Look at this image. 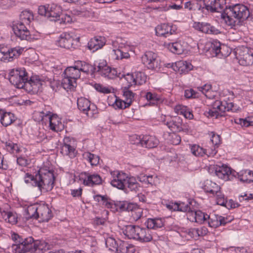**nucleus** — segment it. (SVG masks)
Masks as SVG:
<instances>
[{"instance_id": "12", "label": "nucleus", "mask_w": 253, "mask_h": 253, "mask_svg": "<svg viewBox=\"0 0 253 253\" xmlns=\"http://www.w3.org/2000/svg\"><path fill=\"white\" fill-rule=\"evenodd\" d=\"M23 51V48L20 47L7 48L5 47L0 48V52L3 54L2 59L4 61H12L13 59L18 58Z\"/></svg>"}, {"instance_id": "62", "label": "nucleus", "mask_w": 253, "mask_h": 253, "mask_svg": "<svg viewBox=\"0 0 253 253\" xmlns=\"http://www.w3.org/2000/svg\"><path fill=\"white\" fill-rule=\"evenodd\" d=\"M71 194L74 197H81L82 194V189L80 188L78 189L71 190Z\"/></svg>"}, {"instance_id": "40", "label": "nucleus", "mask_w": 253, "mask_h": 253, "mask_svg": "<svg viewBox=\"0 0 253 253\" xmlns=\"http://www.w3.org/2000/svg\"><path fill=\"white\" fill-rule=\"evenodd\" d=\"M168 136L166 139L168 142L173 145H178L181 142V137L176 133H168L165 134V136Z\"/></svg>"}, {"instance_id": "63", "label": "nucleus", "mask_w": 253, "mask_h": 253, "mask_svg": "<svg viewBox=\"0 0 253 253\" xmlns=\"http://www.w3.org/2000/svg\"><path fill=\"white\" fill-rule=\"evenodd\" d=\"M154 222V219L153 218H148L147 221L145 222V224L146 225L147 228L146 229H153L154 227V225L153 223Z\"/></svg>"}, {"instance_id": "6", "label": "nucleus", "mask_w": 253, "mask_h": 253, "mask_svg": "<svg viewBox=\"0 0 253 253\" xmlns=\"http://www.w3.org/2000/svg\"><path fill=\"white\" fill-rule=\"evenodd\" d=\"M62 85L65 89H73L77 86L76 81L80 78L81 73L74 66L67 67L63 73Z\"/></svg>"}, {"instance_id": "2", "label": "nucleus", "mask_w": 253, "mask_h": 253, "mask_svg": "<svg viewBox=\"0 0 253 253\" xmlns=\"http://www.w3.org/2000/svg\"><path fill=\"white\" fill-rule=\"evenodd\" d=\"M11 238L16 243L12 246L16 253H34L38 250H42L46 245L43 241H35L32 237L23 238L15 233L12 234Z\"/></svg>"}, {"instance_id": "11", "label": "nucleus", "mask_w": 253, "mask_h": 253, "mask_svg": "<svg viewBox=\"0 0 253 253\" xmlns=\"http://www.w3.org/2000/svg\"><path fill=\"white\" fill-rule=\"evenodd\" d=\"M142 63L149 69L155 70L160 68L159 60L157 54L152 51H147L142 57Z\"/></svg>"}, {"instance_id": "4", "label": "nucleus", "mask_w": 253, "mask_h": 253, "mask_svg": "<svg viewBox=\"0 0 253 253\" xmlns=\"http://www.w3.org/2000/svg\"><path fill=\"white\" fill-rule=\"evenodd\" d=\"M28 218L40 219L42 222H47L52 217V211L47 205L30 206L28 207Z\"/></svg>"}, {"instance_id": "44", "label": "nucleus", "mask_w": 253, "mask_h": 253, "mask_svg": "<svg viewBox=\"0 0 253 253\" xmlns=\"http://www.w3.org/2000/svg\"><path fill=\"white\" fill-rule=\"evenodd\" d=\"M146 99L152 104H156L161 100L160 96L155 93L148 92L145 95Z\"/></svg>"}, {"instance_id": "27", "label": "nucleus", "mask_w": 253, "mask_h": 253, "mask_svg": "<svg viewBox=\"0 0 253 253\" xmlns=\"http://www.w3.org/2000/svg\"><path fill=\"white\" fill-rule=\"evenodd\" d=\"M182 120L179 117H175L168 121L166 125L172 131L176 132H180Z\"/></svg>"}, {"instance_id": "39", "label": "nucleus", "mask_w": 253, "mask_h": 253, "mask_svg": "<svg viewBox=\"0 0 253 253\" xmlns=\"http://www.w3.org/2000/svg\"><path fill=\"white\" fill-rule=\"evenodd\" d=\"M203 189L205 192L214 195L215 192H216L217 190L220 189V187L216 183L208 180L204 186Z\"/></svg>"}, {"instance_id": "15", "label": "nucleus", "mask_w": 253, "mask_h": 253, "mask_svg": "<svg viewBox=\"0 0 253 253\" xmlns=\"http://www.w3.org/2000/svg\"><path fill=\"white\" fill-rule=\"evenodd\" d=\"M136 139L138 141L135 143L140 144L142 147L149 149L157 147L159 143V141L157 138L151 135H144L142 137L141 136H139V138H137V136Z\"/></svg>"}, {"instance_id": "18", "label": "nucleus", "mask_w": 253, "mask_h": 253, "mask_svg": "<svg viewBox=\"0 0 253 253\" xmlns=\"http://www.w3.org/2000/svg\"><path fill=\"white\" fill-rule=\"evenodd\" d=\"M20 73L21 74L23 73V76L24 75V68H18L16 69H12L9 72L8 75V80L10 83L18 88H23L22 83L20 82V80H18L19 74H20Z\"/></svg>"}, {"instance_id": "43", "label": "nucleus", "mask_w": 253, "mask_h": 253, "mask_svg": "<svg viewBox=\"0 0 253 253\" xmlns=\"http://www.w3.org/2000/svg\"><path fill=\"white\" fill-rule=\"evenodd\" d=\"M49 120V127L50 129L58 132L61 130L58 125V121L57 120V118L54 116H49L48 117Z\"/></svg>"}, {"instance_id": "36", "label": "nucleus", "mask_w": 253, "mask_h": 253, "mask_svg": "<svg viewBox=\"0 0 253 253\" xmlns=\"http://www.w3.org/2000/svg\"><path fill=\"white\" fill-rule=\"evenodd\" d=\"M192 202H189L188 203H185L184 202L180 203L179 204H175L174 205L175 207L174 210H177L183 212H188L189 213L193 211V208L191 207Z\"/></svg>"}, {"instance_id": "38", "label": "nucleus", "mask_w": 253, "mask_h": 253, "mask_svg": "<svg viewBox=\"0 0 253 253\" xmlns=\"http://www.w3.org/2000/svg\"><path fill=\"white\" fill-rule=\"evenodd\" d=\"M220 215H207V219H208V224L211 227L216 228L221 225L222 222L218 218Z\"/></svg>"}, {"instance_id": "13", "label": "nucleus", "mask_w": 253, "mask_h": 253, "mask_svg": "<svg viewBox=\"0 0 253 253\" xmlns=\"http://www.w3.org/2000/svg\"><path fill=\"white\" fill-rule=\"evenodd\" d=\"M111 174L114 177L110 183L114 187L119 189L123 190L125 188V184L129 178L126 174L123 172L118 171H111Z\"/></svg>"}, {"instance_id": "32", "label": "nucleus", "mask_w": 253, "mask_h": 253, "mask_svg": "<svg viewBox=\"0 0 253 253\" xmlns=\"http://www.w3.org/2000/svg\"><path fill=\"white\" fill-rule=\"evenodd\" d=\"M239 180L244 183H250L253 182V172L250 170H245L236 173Z\"/></svg>"}, {"instance_id": "34", "label": "nucleus", "mask_w": 253, "mask_h": 253, "mask_svg": "<svg viewBox=\"0 0 253 253\" xmlns=\"http://www.w3.org/2000/svg\"><path fill=\"white\" fill-rule=\"evenodd\" d=\"M216 106L217 109L222 112L234 110V104L232 102L227 103L225 101H220L216 100L214 102V106Z\"/></svg>"}, {"instance_id": "26", "label": "nucleus", "mask_w": 253, "mask_h": 253, "mask_svg": "<svg viewBox=\"0 0 253 253\" xmlns=\"http://www.w3.org/2000/svg\"><path fill=\"white\" fill-rule=\"evenodd\" d=\"M175 72L180 74H186L193 68L192 65L187 61H179L175 62Z\"/></svg>"}, {"instance_id": "53", "label": "nucleus", "mask_w": 253, "mask_h": 253, "mask_svg": "<svg viewBox=\"0 0 253 253\" xmlns=\"http://www.w3.org/2000/svg\"><path fill=\"white\" fill-rule=\"evenodd\" d=\"M94 88L95 89L103 93H109L111 92V89L108 87H105L99 84H94Z\"/></svg>"}, {"instance_id": "22", "label": "nucleus", "mask_w": 253, "mask_h": 253, "mask_svg": "<svg viewBox=\"0 0 253 253\" xmlns=\"http://www.w3.org/2000/svg\"><path fill=\"white\" fill-rule=\"evenodd\" d=\"M114 207L118 211H130L136 208V204L127 201H117L114 203Z\"/></svg>"}, {"instance_id": "49", "label": "nucleus", "mask_w": 253, "mask_h": 253, "mask_svg": "<svg viewBox=\"0 0 253 253\" xmlns=\"http://www.w3.org/2000/svg\"><path fill=\"white\" fill-rule=\"evenodd\" d=\"M215 3H214L213 5L216 7L215 12H222L223 11L224 9L225 8V6L226 5V2L224 0H215Z\"/></svg>"}, {"instance_id": "50", "label": "nucleus", "mask_w": 253, "mask_h": 253, "mask_svg": "<svg viewBox=\"0 0 253 253\" xmlns=\"http://www.w3.org/2000/svg\"><path fill=\"white\" fill-rule=\"evenodd\" d=\"M120 251L122 253H134L135 250L132 245H123L122 247H120Z\"/></svg>"}, {"instance_id": "45", "label": "nucleus", "mask_w": 253, "mask_h": 253, "mask_svg": "<svg viewBox=\"0 0 253 253\" xmlns=\"http://www.w3.org/2000/svg\"><path fill=\"white\" fill-rule=\"evenodd\" d=\"M215 0H203L204 7L202 8V10L204 9L207 10L208 11H210L211 12H215L216 7L214 6V3H215Z\"/></svg>"}, {"instance_id": "46", "label": "nucleus", "mask_w": 253, "mask_h": 253, "mask_svg": "<svg viewBox=\"0 0 253 253\" xmlns=\"http://www.w3.org/2000/svg\"><path fill=\"white\" fill-rule=\"evenodd\" d=\"M105 244L107 247L111 251H114L115 250L118 251V245L117 241L112 237L107 238L105 242Z\"/></svg>"}, {"instance_id": "61", "label": "nucleus", "mask_w": 253, "mask_h": 253, "mask_svg": "<svg viewBox=\"0 0 253 253\" xmlns=\"http://www.w3.org/2000/svg\"><path fill=\"white\" fill-rule=\"evenodd\" d=\"M89 108H90V109H88V111H87V112H88V113H89L88 114L89 116H88L92 117L94 114H95L97 113V107L95 105H94V104L91 105V104L90 103Z\"/></svg>"}, {"instance_id": "52", "label": "nucleus", "mask_w": 253, "mask_h": 253, "mask_svg": "<svg viewBox=\"0 0 253 253\" xmlns=\"http://www.w3.org/2000/svg\"><path fill=\"white\" fill-rule=\"evenodd\" d=\"M210 49L211 51L214 52L216 56L218 55L220 53H221L220 42H215L214 43H211Z\"/></svg>"}, {"instance_id": "42", "label": "nucleus", "mask_w": 253, "mask_h": 253, "mask_svg": "<svg viewBox=\"0 0 253 253\" xmlns=\"http://www.w3.org/2000/svg\"><path fill=\"white\" fill-rule=\"evenodd\" d=\"M116 55V59H122L123 58H127L129 57V53L124 48H117L113 50Z\"/></svg>"}, {"instance_id": "54", "label": "nucleus", "mask_w": 253, "mask_h": 253, "mask_svg": "<svg viewBox=\"0 0 253 253\" xmlns=\"http://www.w3.org/2000/svg\"><path fill=\"white\" fill-rule=\"evenodd\" d=\"M38 13L41 16H44L48 19V10L47 9V4L39 6L38 8Z\"/></svg>"}, {"instance_id": "28", "label": "nucleus", "mask_w": 253, "mask_h": 253, "mask_svg": "<svg viewBox=\"0 0 253 253\" xmlns=\"http://www.w3.org/2000/svg\"><path fill=\"white\" fill-rule=\"evenodd\" d=\"M193 211L190 213L192 215V218H190V220L200 224L207 221V215H208L207 214H205L200 210L195 211L194 209H193Z\"/></svg>"}, {"instance_id": "59", "label": "nucleus", "mask_w": 253, "mask_h": 253, "mask_svg": "<svg viewBox=\"0 0 253 253\" xmlns=\"http://www.w3.org/2000/svg\"><path fill=\"white\" fill-rule=\"evenodd\" d=\"M9 216L7 220V222L15 224L17 222V217L15 215H14L12 212L9 211V214H8Z\"/></svg>"}, {"instance_id": "17", "label": "nucleus", "mask_w": 253, "mask_h": 253, "mask_svg": "<svg viewBox=\"0 0 253 253\" xmlns=\"http://www.w3.org/2000/svg\"><path fill=\"white\" fill-rule=\"evenodd\" d=\"M193 27L197 30L208 34L217 35L219 31L211 24L206 22H195Z\"/></svg>"}, {"instance_id": "3", "label": "nucleus", "mask_w": 253, "mask_h": 253, "mask_svg": "<svg viewBox=\"0 0 253 253\" xmlns=\"http://www.w3.org/2000/svg\"><path fill=\"white\" fill-rule=\"evenodd\" d=\"M249 16L248 8L241 4L225 5L221 14V18L225 20L226 23L231 26H235L237 20L247 19Z\"/></svg>"}, {"instance_id": "10", "label": "nucleus", "mask_w": 253, "mask_h": 253, "mask_svg": "<svg viewBox=\"0 0 253 253\" xmlns=\"http://www.w3.org/2000/svg\"><path fill=\"white\" fill-rule=\"evenodd\" d=\"M26 25L25 23L19 21L16 24H13L12 29L15 36L20 40L31 41L33 38L26 27Z\"/></svg>"}, {"instance_id": "19", "label": "nucleus", "mask_w": 253, "mask_h": 253, "mask_svg": "<svg viewBox=\"0 0 253 253\" xmlns=\"http://www.w3.org/2000/svg\"><path fill=\"white\" fill-rule=\"evenodd\" d=\"M105 43L106 40L104 37L95 36L89 40L87 43V47L94 52L102 48Z\"/></svg>"}, {"instance_id": "20", "label": "nucleus", "mask_w": 253, "mask_h": 253, "mask_svg": "<svg viewBox=\"0 0 253 253\" xmlns=\"http://www.w3.org/2000/svg\"><path fill=\"white\" fill-rule=\"evenodd\" d=\"M190 147L192 154L197 157H202L205 155L210 157L214 156L216 153V151L214 150L205 149L196 144L191 145Z\"/></svg>"}, {"instance_id": "48", "label": "nucleus", "mask_w": 253, "mask_h": 253, "mask_svg": "<svg viewBox=\"0 0 253 253\" xmlns=\"http://www.w3.org/2000/svg\"><path fill=\"white\" fill-rule=\"evenodd\" d=\"M102 205L108 209H113L114 206V203L111 201V199L107 195H103L101 199Z\"/></svg>"}, {"instance_id": "8", "label": "nucleus", "mask_w": 253, "mask_h": 253, "mask_svg": "<svg viewBox=\"0 0 253 253\" xmlns=\"http://www.w3.org/2000/svg\"><path fill=\"white\" fill-rule=\"evenodd\" d=\"M239 63L242 66H247L253 64V51L247 47L242 46L236 51Z\"/></svg>"}, {"instance_id": "21", "label": "nucleus", "mask_w": 253, "mask_h": 253, "mask_svg": "<svg viewBox=\"0 0 253 253\" xmlns=\"http://www.w3.org/2000/svg\"><path fill=\"white\" fill-rule=\"evenodd\" d=\"M155 32L157 36L165 38L169 37L175 32L174 30L172 31V27L170 25L166 23L158 25L155 28Z\"/></svg>"}, {"instance_id": "47", "label": "nucleus", "mask_w": 253, "mask_h": 253, "mask_svg": "<svg viewBox=\"0 0 253 253\" xmlns=\"http://www.w3.org/2000/svg\"><path fill=\"white\" fill-rule=\"evenodd\" d=\"M205 95L209 98H211V84H205L200 87L199 89Z\"/></svg>"}, {"instance_id": "1", "label": "nucleus", "mask_w": 253, "mask_h": 253, "mask_svg": "<svg viewBox=\"0 0 253 253\" xmlns=\"http://www.w3.org/2000/svg\"><path fill=\"white\" fill-rule=\"evenodd\" d=\"M55 179L53 171L45 169H40L35 175L27 173L24 177L25 183L38 187L41 191L42 189L51 191L54 186Z\"/></svg>"}, {"instance_id": "37", "label": "nucleus", "mask_w": 253, "mask_h": 253, "mask_svg": "<svg viewBox=\"0 0 253 253\" xmlns=\"http://www.w3.org/2000/svg\"><path fill=\"white\" fill-rule=\"evenodd\" d=\"M20 21L25 23L26 25H29L34 19V15L30 10H25L21 12L19 16Z\"/></svg>"}, {"instance_id": "31", "label": "nucleus", "mask_w": 253, "mask_h": 253, "mask_svg": "<svg viewBox=\"0 0 253 253\" xmlns=\"http://www.w3.org/2000/svg\"><path fill=\"white\" fill-rule=\"evenodd\" d=\"M127 80L129 78L134 84H141L146 82V77L143 72L135 73V77L133 74H127Z\"/></svg>"}, {"instance_id": "14", "label": "nucleus", "mask_w": 253, "mask_h": 253, "mask_svg": "<svg viewBox=\"0 0 253 253\" xmlns=\"http://www.w3.org/2000/svg\"><path fill=\"white\" fill-rule=\"evenodd\" d=\"M74 141L69 137H66L60 148V153L63 156H68L70 158L76 157V149L72 145Z\"/></svg>"}, {"instance_id": "51", "label": "nucleus", "mask_w": 253, "mask_h": 253, "mask_svg": "<svg viewBox=\"0 0 253 253\" xmlns=\"http://www.w3.org/2000/svg\"><path fill=\"white\" fill-rule=\"evenodd\" d=\"M87 10L86 8L80 7L74 8L72 10V13L75 15H81L85 16L87 14Z\"/></svg>"}, {"instance_id": "24", "label": "nucleus", "mask_w": 253, "mask_h": 253, "mask_svg": "<svg viewBox=\"0 0 253 253\" xmlns=\"http://www.w3.org/2000/svg\"><path fill=\"white\" fill-rule=\"evenodd\" d=\"M0 121L4 126L10 125L15 120V117L11 112H7L5 110L0 109Z\"/></svg>"}, {"instance_id": "9", "label": "nucleus", "mask_w": 253, "mask_h": 253, "mask_svg": "<svg viewBox=\"0 0 253 253\" xmlns=\"http://www.w3.org/2000/svg\"><path fill=\"white\" fill-rule=\"evenodd\" d=\"M130 85L123 88V95L124 100L116 97L115 105L119 109H124L130 106L134 99L135 94L129 89Z\"/></svg>"}, {"instance_id": "16", "label": "nucleus", "mask_w": 253, "mask_h": 253, "mask_svg": "<svg viewBox=\"0 0 253 253\" xmlns=\"http://www.w3.org/2000/svg\"><path fill=\"white\" fill-rule=\"evenodd\" d=\"M215 174L219 178L225 180L230 179L229 177L232 175L235 176V171L231 169L230 168L226 165H222L221 166H216L214 168Z\"/></svg>"}, {"instance_id": "56", "label": "nucleus", "mask_w": 253, "mask_h": 253, "mask_svg": "<svg viewBox=\"0 0 253 253\" xmlns=\"http://www.w3.org/2000/svg\"><path fill=\"white\" fill-rule=\"evenodd\" d=\"M216 108H217V107L216 106H214V104L213 109H209L208 111L206 112V113H207L208 115V116L215 117V118H217L219 115V113L215 109Z\"/></svg>"}, {"instance_id": "58", "label": "nucleus", "mask_w": 253, "mask_h": 253, "mask_svg": "<svg viewBox=\"0 0 253 253\" xmlns=\"http://www.w3.org/2000/svg\"><path fill=\"white\" fill-rule=\"evenodd\" d=\"M154 219V223H153V224L154 225V227L153 229H156L158 228H161L162 227L164 224V222L161 218H156Z\"/></svg>"}, {"instance_id": "30", "label": "nucleus", "mask_w": 253, "mask_h": 253, "mask_svg": "<svg viewBox=\"0 0 253 253\" xmlns=\"http://www.w3.org/2000/svg\"><path fill=\"white\" fill-rule=\"evenodd\" d=\"M126 190H129L134 193H137L139 189L140 186L137 182L136 179L134 177H129L127 179L126 183L125 184V188Z\"/></svg>"}, {"instance_id": "7", "label": "nucleus", "mask_w": 253, "mask_h": 253, "mask_svg": "<svg viewBox=\"0 0 253 253\" xmlns=\"http://www.w3.org/2000/svg\"><path fill=\"white\" fill-rule=\"evenodd\" d=\"M73 33H63L56 41V44L68 49H75L79 42L80 38L75 37Z\"/></svg>"}, {"instance_id": "55", "label": "nucleus", "mask_w": 253, "mask_h": 253, "mask_svg": "<svg viewBox=\"0 0 253 253\" xmlns=\"http://www.w3.org/2000/svg\"><path fill=\"white\" fill-rule=\"evenodd\" d=\"M132 216L136 220L139 219L142 215V211L141 209L138 208L136 205V208L134 209L132 211Z\"/></svg>"}, {"instance_id": "29", "label": "nucleus", "mask_w": 253, "mask_h": 253, "mask_svg": "<svg viewBox=\"0 0 253 253\" xmlns=\"http://www.w3.org/2000/svg\"><path fill=\"white\" fill-rule=\"evenodd\" d=\"M103 182V181L100 176L96 173L89 175L87 176V179L84 181L85 185L91 186L94 185H100Z\"/></svg>"}, {"instance_id": "33", "label": "nucleus", "mask_w": 253, "mask_h": 253, "mask_svg": "<svg viewBox=\"0 0 253 253\" xmlns=\"http://www.w3.org/2000/svg\"><path fill=\"white\" fill-rule=\"evenodd\" d=\"M77 105L78 109L81 111L89 116L87 111L90 109V101L88 99L84 97L78 98L77 100Z\"/></svg>"}, {"instance_id": "5", "label": "nucleus", "mask_w": 253, "mask_h": 253, "mask_svg": "<svg viewBox=\"0 0 253 253\" xmlns=\"http://www.w3.org/2000/svg\"><path fill=\"white\" fill-rule=\"evenodd\" d=\"M48 19L51 21L58 22L59 24L69 23L72 21L70 15L62 13V7L55 3L47 4Z\"/></svg>"}, {"instance_id": "57", "label": "nucleus", "mask_w": 253, "mask_h": 253, "mask_svg": "<svg viewBox=\"0 0 253 253\" xmlns=\"http://www.w3.org/2000/svg\"><path fill=\"white\" fill-rule=\"evenodd\" d=\"M17 164L22 167H26L28 164V161L24 157H20L17 159Z\"/></svg>"}, {"instance_id": "60", "label": "nucleus", "mask_w": 253, "mask_h": 253, "mask_svg": "<svg viewBox=\"0 0 253 253\" xmlns=\"http://www.w3.org/2000/svg\"><path fill=\"white\" fill-rule=\"evenodd\" d=\"M240 206V205L238 203L234 200L230 199L227 203V206H226V208L228 209H233L238 208Z\"/></svg>"}, {"instance_id": "41", "label": "nucleus", "mask_w": 253, "mask_h": 253, "mask_svg": "<svg viewBox=\"0 0 253 253\" xmlns=\"http://www.w3.org/2000/svg\"><path fill=\"white\" fill-rule=\"evenodd\" d=\"M169 45V50L173 53L181 54L184 51V48L179 42H173Z\"/></svg>"}, {"instance_id": "25", "label": "nucleus", "mask_w": 253, "mask_h": 253, "mask_svg": "<svg viewBox=\"0 0 253 253\" xmlns=\"http://www.w3.org/2000/svg\"><path fill=\"white\" fill-rule=\"evenodd\" d=\"M23 73H20V74H19L18 76V80H20V82L22 83L23 88L28 84L31 85V86L35 85L40 81V79H38L37 77L35 78L32 77L29 79L28 73L25 69L24 75L23 76Z\"/></svg>"}, {"instance_id": "64", "label": "nucleus", "mask_w": 253, "mask_h": 253, "mask_svg": "<svg viewBox=\"0 0 253 253\" xmlns=\"http://www.w3.org/2000/svg\"><path fill=\"white\" fill-rule=\"evenodd\" d=\"M227 203L228 201L224 199V197H221L217 198V204L218 205L226 207Z\"/></svg>"}, {"instance_id": "35", "label": "nucleus", "mask_w": 253, "mask_h": 253, "mask_svg": "<svg viewBox=\"0 0 253 253\" xmlns=\"http://www.w3.org/2000/svg\"><path fill=\"white\" fill-rule=\"evenodd\" d=\"M139 227L138 226L132 225H126L123 231V233L128 239H135L137 236V228Z\"/></svg>"}, {"instance_id": "23", "label": "nucleus", "mask_w": 253, "mask_h": 253, "mask_svg": "<svg viewBox=\"0 0 253 253\" xmlns=\"http://www.w3.org/2000/svg\"><path fill=\"white\" fill-rule=\"evenodd\" d=\"M137 229V236L135 240L141 242H148L152 240V236L149 229L140 227Z\"/></svg>"}]
</instances>
